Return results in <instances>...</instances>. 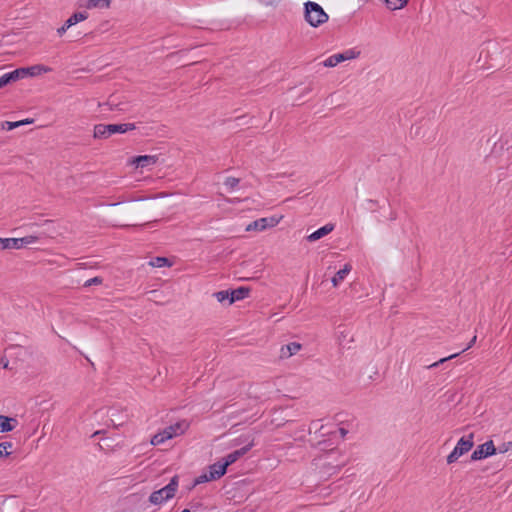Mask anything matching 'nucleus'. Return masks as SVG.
<instances>
[{
  "label": "nucleus",
  "instance_id": "nucleus-1",
  "mask_svg": "<svg viewBox=\"0 0 512 512\" xmlns=\"http://www.w3.org/2000/svg\"><path fill=\"white\" fill-rule=\"evenodd\" d=\"M189 426L190 424L186 420H180L169 425L152 437L151 444L154 446L160 445L169 439L183 435L188 430Z\"/></svg>",
  "mask_w": 512,
  "mask_h": 512
},
{
  "label": "nucleus",
  "instance_id": "nucleus-2",
  "mask_svg": "<svg viewBox=\"0 0 512 512\" xmlns=\"http://www.w3.org/2000/svg\"><path fill=\"white\" fill-rule=\"evenodd\" d=\"M136 129L134 123L119 124H97L94 126L93 137L97 139H107L115 133H126Z\"/></svg>",
  "mask_w": 512,
  "mask_h": 512
},
{
  "label": "nucleus",
  "instance_id": "nucleus-3",
  "mask_svg": "<svg viewBox=\"0 0 512 512\" xmlns=\"http://www.w3.org/2000/svg\"><path fill=\"white\" fill-rule=\"evenodd\" d=\"M304 6L305 20L312 27H318L328 21V15L318 3L308 1Z\"/></svg>",
  "mask_w": 512,
  "mask_h": 512
},
{
  "label": "nucleus",
  "instance_id": "nucleus-4",
  "mask_svg": "<svg viewBox=\"0 0 512 512\" xmlns=\"http://www.w3.org/2000/svg\"><path fill=\"white\" fill-rule=\"evenodd\" d=\"M178 482L179 478L177 475H175L174 477H172V479L166 486L157 491L152 492L149 497V501L152 504L158 505L173 498L178 488Z\"/></svg>",
  "mask_w": 512,
  "mask_h": 512
},
{
  "label": "nucleus",
  "instance_id": "nucleus-5",
  "mask_svg": "<svg viewBox=\"0 0 512 512\" xmlns=\"http://www.w3.org/2000/svg\"><path fill=\"white\" fill-rule=\"evenodd\" d=\"M473 438V433H470L467 437L460 438L452 452L447 456V463L452 464L469 452L474 445Z\"/></svg>",
  "mask_w": 512,
  "mask_h": 512
},
{
  "label": "nucleus",
  "instance_id": "nucleus-6",
  "mask_svg": "<svg viewBox=\"0 0 512 512\" xmlns=\"http://www.w3.org/2000/svg\"><path fill=\"white\" fill-rule=\"evenodd\" d=\"M38 237L28 235L22 238H0V250L21 249L37 242Z\"/></svg>",
  "mask_w": 512,
  "mask_h": 512
},
{
  "label": "nucleus",
  "instance_id": "nucleus-7",
  "mask_svg": "<svg viewBox=\"0 0 512 512\" xmlns=\"http://www.w3.org/2000/svg\"><path fill=\"white\" fill-rule=\"evenodd\" d=\"M274 385L269 382H262L259 384H256L255 386H252L250 389V394L258 400H266L270 397V394L272 393Z\"/></svg>",
  "mask_w": 512,
  "mask_h": 512
},
{
  "label": "nucleus",
  "instance_id": "nucleus-8",
  "mask_svg": "<svg viewBox=\"0 0 512 512\" xmlns=\"http://www.w3.org/2000/svg\"><path fill=\"white\" fill-rule=\"evenodd\" d=\"M496 453V448L492 440L479 445L471 454V460L477 461L486 457L492 456Z\"/></svg>",
  "mask_w": 512,
  "mask_h": 512
},
{
  "label": "nucleus",
  "instance_id": "nucleus-9",
  "mask_svg": "<svg viewBox=\"0 0 512 512\" xmlns=\"http://www.w3.org/2000/svg\"><path fill=\"white\" fill-rule=\"evenodd\" d=\"M279 223L275 217L260 218L247 225L246 231H263L268 227H274Z\"/></svg>",
  "mask_w": 512,
  "mask_h": 512
},
{
  "label": "nucleus",
  "instance_id": "nucleus-10",
  "mask_svg": "<svg viewBox=\"0 0 512 512\" xmlns=\"http://www.w3.org/2000/svg\"><path fill=\"white\" fill-rule=\"evenodd\" d=\"M254 446V442L253 440L248 443L246 446L238 449V450H235L231 453H229L227 456H225L223 459H222V463L224 464V466L226 468H228V466L232 465L233 463H235L239 458H241L242 456H244L252 447Z\"/></svg>",
  "mask_w": 512,
  "mask_h": 512
},
{
  "label": "nucleus",
  "instance_id": "nucleus-11",
  "mask_svg": "<svg viewBox=\"0 0 512 512\" xmlns=\"http://www.w3.org/2000/svg\"><path fill=\"white\" fill-rule=\"evenodd\" d=\"M27 76V70L23 68L15 69L11 72L5 73L0 77V85L1 88L6 86L7 84L22 79Z\"/></svg>",
  "mask_w": 512,
  "mask_h": 512
},
{
  "label": "nucleus",
  "instance_id": "nucleus-12",
  "mask_svg": "<svg viewBox=\"0 0 512 512\" xmlns=\"http://www.w3.org/2000/svg\"><path fill=\"white\" fill-rule=\"evenodd\" d=\"M111 0H80L78 6L80 8H108Z\"/></svg>",
  "mask_w": 512,
  "mask_h": 512
},
{
  "label": "nucleus",
  "instance_id": "nucleus-13",
  "mask_svg": "<svg viewBox=\"0 0 512 512\" xmlns=\"http://www.w3.org/2000/svg\"><path fill=\"white\" fill-rule=\"evenodd\" d=\"M334 229V225L333 224H326L324 226H322L321 228L317 229L316 231H314L313 233H311L310 235L307 236V241L309 242H314V241H317L319 239H321L322 237L328 235L330 232H332Z\"/></svg>",
  "mask_w": 512,
  "mask_h": 512
},
{
  "label": "nucleus",
  "instance_id": "nucleus-14",
  "mask_svg": "<svg viewBox=\"0 0 512 512\" xmlns=\"http://www.w3.org/2000/svg\"><path fill=\"white\" fill-rule=\"evenodd\" d=\"M301 344L297 342H291L287 345H284L280 349V358L286 359L291 357L292 355H295L300 349Z\"/></svg>",
  "mask_w": 512,
  "mask_h": 512
},
{
  "label": "nucleus",
  "instance_id": "nucleus-15",
  "mask_svg": "<svg viewBox=\"0 0 512 512\" xmlns=\"http://www.w3.org/2000/svg\"><path fill=\"white\" fill-rule=\"evenodd\" d=\"M227 468L221 461H217L216 463L209 466L208 473L210 474V478L213 480L220 479L222 476L226 474Z\"/></svg>",
  "mask_w": 512,
  "mask_h": 512
},
{
  "label": "nucleus",
  "instance_id": "nucleus-16",
  "mask_svg": "<svg viewBox=\"0 0 512 512\" xmlns=\"http://www.w3.org/2000/svg\"><path fill=\"white\" fill-rule=\"evenodd\" d=\"M250 291V288L244 286L231 290L229 305L233 304L236 301L245 299L246 297L249 296Z\"/></svg>",
  "mask_w": 512,
  "mask_h": 512
},
{
  "label": "nucleus",
  "instance_id": "nucleus-17",
  "mask_svg": "<svg viewBox=\"0 0 512 512\" xmlns=\"http://www.w3.org/2000/svg\"><path fill=\"white\" fill-rule=\"evenodd\" d=\"M18 421L15 418H11L8 416L0 415V432H10L15 429Z\"/></svg>",
  "mask_w": 512,
  "mask_h": 512
},
{
  "label": "nucleus",
  "instance_id": "nucleus-18",
  "mask_svg": "<svg viewBox=\"0 0 512 512\" xmlns=\"http://www.w3.org/2000/svg\"><path fill=\"white\" fill-rule=\"evenodd\" d=\"M158 161V156L156 155H140L137 156L134 160L136 167L144 168L149 165H154Z\"/></svg>",
  "mask_w": 512,
  "mask_h": 512
},
{
  "label": "nucleus",
  "instance_id": "nucleus-19",
  "mask_svg": "<svg viewBox=\"0 0 512 512\" xmlns=\"http://www.w3.org/2000/svg\"><path fill=\"white\" fill-rule=\"evenodd\" d=\"M352 270V266L347 263L344 265L342 269H340L334 277L331 279L332 285L334 287H337L344 279L345 277L350 273Z\"/></svg>",
  "mask_w": 512,
  "mask_h": 512
},
{
  "label": "nucleus",
  "instance_id": "nucleus-20",
  "mask_svg": "<svg viewBox=\"0 0 512 512\" xmlns=\"http://www.w3.org/2000/svg\"><path fill=\"white\" fill-rule=\"evenodd\" d=\"M476 339H477V336L475 335V336H473V338L470 340V342L468 343L467 347H465L461 352H459V353H455V354H452V355H450V356H448V357H444V358L440 359L439 361H437V362H435V363L431 364L429 367H430V368L437 367L439 364L444 363V362H445V361H447V360H450V359H453V358L457 357V356H458V355H460L461 353H463V352L467 351L468 349H470V348L475 344Z\"/></svg>",
  "mask_w": 512,
  "mask_h": 512
},
{
  "label": "nucleus",
  "instance_id": "nucleus-21",
  "mask_svg": "<svg viewBox=\"0 0 512 512\" xmlns=\"http://www.w3.org/2000/svg\"><path fill=\"white\" fill-rule=\"evenodd\" d=\"M24 70H27V76H37L42 73L50 72L51 68L44 65H34L31 67H25Z\"/></svg>",
  "mask_w": 512,
  "mask_h": 512
},
{
  "label": "nucleus",
  "instance_id": "nucleus-22",
  "mask_svg": "<svg viewBox=\"0 0 512 512\" xmlns=\"http://www.w3.org/2000/svg\"><path fill=\"white\" fill-rule=\"evenodd\" d=\"M149 265L152 267L160 268L164 266H171L172 263L166 257H155L149 262Z\"/></svg>",
  "mask_w": 512,
  "mask_h": 512
},
{
  "label": "nucleus",
  "instance_id": "nucleus-23",
  "mask_svg": "<svg viewBox=\"0 0 512 512\" xmlns=\"http://www.w3.org/2000/svg\"><path fill=\"white\" fill-rule=\"evenodd\" d=\"M341 62H343L342 55H340V53H337V54H334V55H331L330 57H328L323 62V65L325 67H334V66H336L337 64H339Z\"/></svg>",
  "mask_w": 512,
  "mask_h": 512
},
{
  "label": "nucleus",
  "instance_id": "nucleus-24",
  "mask_svg": "<svg viewBox=\"0 0 512 512\" xmlns=\"http://www.w3.org/2000/svg\"><path fill=\"white\" fill-rule=\"evenodd\" d=\"M387 7L391 10L401 9L407 5L408 0H384Z\"/></svg>",
  "mask_w": 512,
  "mask_h": 512
},
{
  "label": "nucleus",
  "instance_id": "nucleus-25",
  "mask_svg": "<svg viewBox=\"0 0 512 512\" xmlns=\"http://www.w3.org/2000/svg\"><path fill=\"white\" fill-rule=\"evenodd\" d=\"M359 54L360 52L355 51L354 49H348L343 53H340V55H342L343 61L355 59L359 56Z\"/></svg>",
  "mask_w": 512,
  "mask_h": 512
},
{
  "label": "nucleus",
  "instance_id": "nucleus-26",
  "mask_svg": "<svg viewBox=\"0 0 512 512\" xmlns=\"http://www.w3.org/2000/svg\"><path fill=\"white\" fill-rule=\"evenodd\" d=\"M71 20L73 21L74 25L81 22V21H84L88 18V13L87 12H76L74 14H72L70 16Z\"/></svg>",
  "mask_w": 512,
  "mask_h": 512
},
{
  "label": "nucleus",
  "instance_id": "nucleus-27",
  "mask_svg": "<svg viewBox=\"0 0 512 512\" xmlns=\"http://www.w3.org/2000/svg\"><path fill=\"white\" fill-rule=\"evenodd\" d=\"M13 444L11 442H1L0 443V458L7 457L10 455L8 449L12 448Z\"/></svg>",
  "mask_w": 512,
  "mask_h": 512
},
{
  "label": "nucleus",
  "instance_id": "nucleus-28",
  "mask_svg": "<svg viewBox=\"0 0 512 512\" xmlns=\"http://www.w3.org/2000/svg\"><path fill=\"white\" fill-rule=\"evenodd\" d=\"M240 182V179L239 178H236V177H227L224 184L226 187H228L229 189H234L238 186Z\"/></svg>",
  "mask_w": 512,
  "mask_h": 512
},
{
  "label": "nucleus",
  "instance_id": "nucleus-29",
  "mask_svg": "<svg viewBox=\"0 0 512 512\" xmlns=\"http://www.w3.org/2000/svg\"><path fill=\"white\" fill-rule=\"evenodd\" d=\"M214 296L216 297V299L219 302H223L224 300H227V299L230 301V291L229 290L218 291L214 294Z\"/></svg>",
  "mask_w": 512,
  "mask_h": 512
},
{
  "label": "nucleus",
  "instance_id": "nucleus-30",
  "mask_svg": "<svg viewBox=\"0 0 512 512\" xmlns=\"http://www.w3.org/2000/svg\"><path fill=\"white\" fill-rule=\"evenodd\" d=\"M209 481H214V480L212 478H210V474L207 472V473H203L202 475L197 477L194 481V484L198 485V484L209 482Z\"/></svg>",
  "mask_w": 512,
  "mask_h": 512
},
{
  "label": "nucleus",
  "instance_id": "nucleus-31",
  "mask_svg": "<svg viewBox=\"0 0 512 512\" xmlns=\"http://www.w3.org/2000/svg\"><path fill=\"white\" fill-rule=\"evenodd\" d=\"M103 282V279L99 276H96V277H93L91 279H88L85 283H84V287H90L92 285H100L102 284Z\"/></svg>",
  "mask_w": 512,
  "mask_h": 512
},
{
  "label": "nucleus",
  "instance_id": "nucleus-32",
  "mask_svg": "<svg viewBox=\"0 0 512 512\" xmlns=\"http://www.w3.org/2000/svg\"><path fill=\"white\" fill-rule=\"evenodd\" d=\"M17 127H19V124L17 123V121H15V122L5 121V122L1 123V128L3 130L9 131V130L15 129Z\"/></svg>",
  "mask_w": 512,
  "mask_h": 512
},
{
  "label": "nucleus",
  "instance_id": "nucleus-33",
  "mask_svg": "<svg viewBox=\"0 0 512 512\" xmlns=\"http://www.w3.org/2000/svg\"><path fill=\"white\" fill-rule=\"evenodd\" d=\"M510 448H512V441L508 442V443H504L502 444L498 450L500 453H505L507 452Z\"/></svg>",
  "mask_w": 512,
  "mask_h": 512
},
{
  "label": "nucleus",
  "instance_id": "nucleus-34",
  "mask_svg": "<svg viewBox=\"0 0 512 512\" xmlns=\"http://www.w3.org/2000/svg\"><path fill=\"white\" fill-rule=\"evenodd\" d=\"M281 0H259L260 3H262L265 6H272L280 2Z\"/></svg>",
  "mask_w": 512,
  "mask_h": 512
},
{
  "label": "nucleus",
  "instance_id": "nucleus-35",
  "mask_svg": "<svg viewBox=\"0 0 512 512\" xmlns=\"http://www.w3.org/2000/svg\"><path fill=\"white\" fill-rule=\"evenodd\" d=\"M0 365H1L4 369H9V360L6 358V356L1 357V359H0Z\"/></svg>",
  "mask_w": 512,
  "mask_h": 512
},
{
  "label": "nucleus",
  "instance_id": "nucleus-36",
  "mask_svg": "<svg viewBox=\"0 0 512 512\" xmlns=\"http://www.w3.org/2000/svg\"><path fill=\"white\" fill-rule=\"evenodd\" d=\"M74 25L73 21L71 20V18L69 17L65 22L64 24L62 25L63 27H65L67 30L72 27Z\"/></svg>",
  "mask_w": 512,
  "mask_h": 512
},
{
  "label": "nucleus",
  "instance_id": "nucleus-37",
  "mask_svg": "<svg viewBox=\"0 0 512 512\" xmlns=\"http://www.w3.org/2000/svg\"><path fill=\"white\" fill-rule=\"evenodd\" d=\"M74 25L73 21L71 20V18L69 17L65 22L64 24L62 25L63 27H65L67 30L72 27Z\"/></svg>",
  "mask_w": 512,
  "mask_h": 512
},
{
  "label": "nucleus",
  "instance_id": "nucleus-38",
  "mask_svg": "<svg viewBox=\"0 0 512 512\" xmlns=\"http://www.w3.org/2000/svg\"><path fill=\"white\" fill-rule=\"evenodd\" d=\"M74 25L73 21L71 20V18L69 17L65 22L64 24L62 25L63 27H65L67 30L72 27Z\"/></svg>",
  "mask_w": 512,
  "mask_h": 512
},
{
  "label": "nucleus",
  "instance_id": "nucleus-39",
  "mask_svg": "<svg viewBox=\"0 0 512 512\" xmlns=\"http://www.w3.org/2000/svg\"><path fill=\"white\" fill-rule=\"evenodd\" d=\"M17 123L19 124V127H20V126H23L26 124L33 123V119H23V120L17 121Z\"/></svg>",
  "mask_w": 512,
  "mask_h": 512
},
{
  "label": "nucleus",
  "instance_id": "nucleus-40",
  "mask_svg": "<svg viewBox=\"0 0 512 512\" xmlns=\"http://www.w3.org/2000/svg\"><path fill=\"white\" fill-rule=\"evenodd\" d=\"M67 31V29L63 26H61L60 28L57 29V34L61 37L65 34V32Z\"/></svg>",
  "mask_w": 512,
  "mask_h": 512
},
{
  "label": "nucleus",
  "instance_id": "nucleus-41",
  "mask_svg": "<svg viewBox=\"0 0 512 512\" xmlns=\"http://www.w3.org/2000/svg\"><path fill=\"white\" fill-rule=\"evenodd\" d=\"M339 433L341 435L342 438H344L346 436V434L348 433V431L345 429V428H339Z\"/></svg>",
  "mask_w": 512,
  "mask_h": 512
},
{
  "label": "nucleus",
  "instance_id": "nucleus-42",
  "mask_svg": "<svg viewBox=\"0 0 512 512\" xmlns=\"http://www.w3.org/2000/svg\"><path fill=\"white\" fill-rule=\"evenodd\" d=\"M135 212H137V209L134 206H129L126 209V213H135Z\"/></svg>",
  "mask_w": 512,
  "mask_h": 512
},
{
  "label": "nucleus",
  "instance_id": "nucleus-43",
  "mask_svg": "<svg viewBox=\"0 0 512 512\" xmlns=\"http://www.w3.org/2000/svg\"><path fill=\"white\" fill-rule=\"evenodd\" d=\"M105 433H106V431H105V430H98V431L94 432V433L91 435V437H95V436H97V435H101V434H105Z\"/></svg>",
  "mask_w": 512,
  "mask_h": 512
},
{
  "label": "nucleus",
  "instance_id": "nucleus-44",
  "mask_svg": "<svg viewBox=\"0 0 512 512\" xmlns=\"http://www.w3.org/2000/svg\"><path fill=\"white\" fill-rule=\"evenodd\" d=\"M200 506H201V503H195V504H193V503H192V504H191V509H192V510H196V509H197L198 507H200Z\"/></svg>",
  "mask_w": 512,
  "mask_h": 512
},
{
  "label": "nucleus",
  "instance_id": "nucleus-45",
  "mask_svg": "<svg viewBox=\"0 0 512 512\" xmlns=\"http://www.w3.org/2000/svg\"><path fill=\"white\" fill-rule=\"evenodd\" d=\"M21 348L20 347H17V346H12L8 349V351L11 353L13 351H16V350H20Z\"/></svg>",
  "mask_w": 512,
  "mask_h": 512
},
{
  "label": "nucleus",
  "instance_id": "nucleus-46",
  "mask_svg": "<svg viewBox=\"0 0 512 512\" xmlns=\"http://www.w3.org/2000/svg\"><path fill=\"white\" fill-rule=\"evenodd\" d=\"M122 203H124V200H121V201L116 202V203H111V204H109V206L114 207V206H118V205H120Z\"/></svg>",
  "mask_w": 512,
  "mask_h": 512
},
{
  "label": "nucleus",
  "instance_id": "nucleus-47",
  "mask_svg": "<svg viewBox=\"0 0 512 512\" xmlns=\"http://www.w3.org/2000/svg\"><path fill=\"white\" fill-rule=\"evenodd\" d=\"M120 227H130L131 225L130 224H125V225H119Z\"/></svg>",
  "mask_w": 512,
  "mask_h": 512
},
{
  "label": "nucleus",
  "instance_id": "nucleus-48",
  "mask_svg": "<svg viewBox=\"0 0 512 512\" xmlns=\"http://www.w3.org/2000/svg\"><path fill=\"white\" fill-rule=\"evenodd\" d=\"M143 200L142 198H138V199H133L132 201H141Z\"/></svg>",
  "mask_w": 512,
  "mask_h": 512
},
{
  "label": "nucleus",
  "instance_id": "nucleus-49",
  "mask_svg": "<svg viewBox=\"0 0 512 512\" xmlns=\"http://www.w3.org/2000/svg\"><path fill=\"white\" fill-rule=\"evenodd\" d=\"M181 512H190V509H184Z\"/></svg>",
  "mask_w": 512,
  "mask_h": 512
}]
</instances>
